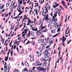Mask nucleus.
I'll use <instances>...</instances> for the list:
<instances>
[{
    "instance_id": "69168bd1",
    "label": "nucleus",
    "mask_w": 72,
    "mask_h": 72,
    "mask_svg": "<svg viewBox=\"0 0 72 72\" xmlns=\"http://www.w3.org/2000/svg\"><path fill=\"white\" fill-rule=\"evenodd\" d=\"M58 16H60V12H58Z\"/></svg>"
},
{
    "instance_id": "e2e57ef3",
    "label": "nucleus",
    "mask_w": 72,
    "mask_h": 72,
    "mask_svg": "<svg viewBox=\"0 0 72 72\" xmlns=\"http://www.w3.org/2000/svg\"><path fill=\"white\" fill-rule=\"evenodd\" d=\"M50 47V45L46 47V49H48V48H49V47Z\"/></svg>"
},
{
    "instance_id": "0eeeda50",
    "label": "nucleus",
    "mask_w": 72,
    "mask_h": 72,
    "mask_svg": "<svg viewBox=\"0 0 72 72\" xmlns=\"http://www.w3.org/2000/svg\"><path fill=\"white\" fill-rule=\"evenodd\" d=\"M44 41V39H39L38 40V42L39 43H41L43 42Z\"/></svg>"
},
{
    "instance_id": "9d476101",
    "label": "nucleus",
    "mask_w": 72,
    "mask_h": 72,
    "mask_svg": "<svg viewBox=\"0 0 72 72\" xmlns=\"http://www.w3.org/2000/svg\"><path fill=\"white\" fill-rule=\"evenodd\" d=\"M28 72V70L27 69V68H25L23 69L22 70V72Z\"/></svg>"
},
{
    "instance_id": "a19ab883",
    "label": "nucleus",
    "mask_w": 72,
    "mask_h": 72,
    "mask_svg": "<svg viewBox=\"0 0 72 72\" xmlns=\"http://www.w3.org/2000/svg\"><path fill=\"white\" fill-rule=\"evenodd\" d=\"M40 37L44 38V37H45L44 36V35H42L40 36Z\"/></svg>"
},
{
    "instance_id": "393cba45",
    "label": "nucleus",
    "mask_w": 72,
    "mask_h": 72,
    "mask_svg": "<svg viewBox=\"0 0 72 72\" xmlns=\"http://www.w3.org/2000/svg\"><path fill=\"white\" fill-rule=\"evenodd\" d=\"M45 60V59H44V58H42L41 59H40V61L41 62H43V61H44V60Z\"/></svg>"
},
{
    "instance_id": "bb28decb",
    "label": "nucleus",
    "mask_w": 72,
    "mask_h": 72,
    "mask_svg": "<svg viewBox=\"0 0 72 72\" xmlns=\"http://www.w3.org/2000/svg\"><path fill=\"white\" fill-rule=\"evenodd\" d=\"M4 5H2L1 6V7L0 8V9H3V8H4Z\"/></svg>"
},
{
    "instance_id": "13d9d810",
    "label": "nucleus",
    "mask_w": 72,
    "mask_h": 72,
    "mask_svg": "<svg viewBox=\"0 0 72 72\" xmlns=\"http://www.w3.org/2000/svg\"><path fill=\"white\" fill-rule=\"evenodd\" d=\"M36 10V12H35L36 14H38V12H37L38 10Z\"/></svg>"
},
{
    "instance_id": "3c124183",
    "label": "nucleus",
    "mask_w": 72,
    "mask_h": 72,
    "mask_svg": "<svg viewBox=\"0 0 72 72\" xmlns=\"http://www.w3.org/2000/svg\"><path fill=\"white\" fill-rule=\"evenodd\" d=\"M65 39V38H64V36L63 35V38H62V40H64Z\"/></svg>"
},
{
    "instance_id": "dca6fc26",
    "label": "nucleus",
    "mask_w": 72,
    "mask_h": 72,
    "mask_svg": "<svg viewBox=\"0 0 72 72\" xmlns=\"http://www.w3.org/2000/svg\"><path fill=\"white\" fill-rule=\"evenodd\" d=\"M42 53H41V52H40L39 54L37 55V57H40V56L42 55Z\"/></svg>"
},
{
    "instance_id": "338daca9",
    "label": "nucleus",
    "mask_w": 72,
    "mask_h": 72,
    "mask_svg": "<svg viewBox=\"0 0 72 72\" xmlns=\"http://www.w3.org/2000/svg\"><path fill=\"white\" fill-rule=\"evenodd\" d=\"M28 50L29 51H31V48H29Z\"/></svg>"
},
{
    "instance_id": "423d86ee",
    "label": "nucleus",
    "mask_w": 72,
    "mask_h": 72,
    "mask_svg": "<svg viewBox=\"0 0 72 72\" xmlns=\"http://www.w3.org/2000/svg\"><path fill=\"white\" fill-rule=\"evenodd\" d=\"M48 15H47L45 18V21H47V22L49 23V22H50L51 21L50 20L48 19Z\"/></svg>"
},
{
    "instance_id": "412c9836",
    "label": "nucleus",
    "mask_w": 72,
    "mask_h": 72,
    "mask_svg": "<svg viewBox=\"0 0 72 72\" xmlns=\"http://www.w3.org/2000/svg\"><path fill=\"white\" fill-rule=\"evenodd\" d=\"M53 36V35L51 33H50L48 37H51Z\"/></svg>"
},
{
    "instance_id": "49530a36",
    "label": "nucleus",
    "mask_w": 72,
    "mask_h": 72,
    "mask_svg": "<svg viewBox=\"0 0 72 72\" xmlns=\"http://www.w3.org/2000/svg\"><path fill=\"white\" fill-rule=\"evenodd\" d=\"M60 51L58 52V55H59V54H60Z\"/></svg>"
},
{
    "instance_id": "a878e982",
    "label": "nucleus",
    "mask_w": 72,
    "mask_h": 72,
    "mask_svg": "<svg viewBox=\"0 0 72 72\" xmlns=\"http://www.w3.org/2000/svg\"><path fill=\"white\" fill-rule=\"evenodd\" d=\"M55 30H51V32L52 33H54L55 32Z\"/></svg>"
},
{
    "instance_id": "e433bc0d",
    "label": "nucleus",
    "mask_w": 72,
    "mask_h": 72,
    "mask_svg": "<svg viewBox=\"0 0 72 72\" xmlns=\"http://www.w3.org/2000/svg\"><path fill=\"white\" fill-rule=\"evenodd\" d=\"M19 3H20V5H21V4H22V1H20V2Z\"/></svg>"
},
{
    "instance_id": "ddd939ff",
    "label": "nucleus",
    "mask_w": 72,
    "mask_h": 72,
    "mask_svg": "<svg viewBox=\"0 0 72 72\" xmlns=\"http://www.w3.org/2000/svg\"><path fill=\"white\" fill-rule=\"evenodd\" d=\"M24 63L25 65V66H26V67H28V66H29V64H28V63H27V61H26L24 62Z\"/></svg>"
},
{
    "instance_id": "9b49d317",
    "label": "nucleus",
    "mask_w": 72,
    "mask_h": 72,
    "mask_svg": "<svg viewBox=\"0 0 72 72\" xmlns=\"http://www.w3.org/2000/svg\"><path fill=\"white\" fill-rule=\"evenodd\" d=\"M50 42V39H49V38H48L46 39V43H49Z\"/></svg>"
},
{
    "instance_id": "09e8293b",
    "label": "nucleus",
    "mask_w": 72,
    "mask_h": 72,
    "mask_svg": "<svg viewBox=\"0 0 72 72\" xmlns=\"http://www.w3.org/2000/svg\"><path fill=\"white\" fill-rule=\"evenodd\" d=\"M16 49L17 51L18 52V53H19V49H18V48L17 47Z\"/></svg>"
},
{
    "instance_id": "4d7b16f0",
    "label": "nucleus",
    "mask_w": 72,
    "mask_h": 72,
    "mask_svg": "<svg viewBox=\"0 0 72 72\" xmlns=\"http://www.w3.org/2000/svg\"><path fill=\"white\" fill-rule=\"evenodd\" d=\"M10 49L9 50L8 54H9L10 53Z\"/></svg>"
},
{
    "instance_id": "0e129e2a",
    "label": "nucleus",
    "mask_w": 72,
    "mask_h": 72,
    "mask_svg": "<svg viewBox=\"0 0 72 72\" xmlns=\"http://www.w3.org/2000/svg\"><path fill=\"white\" fill-rule=\"evenodd\" d=\"M57 14L55 13L54 16H55V17H57Z\"/></svg>"
},
{
    "instance_id": "bf43d9fd",
    "label": "nucleus",
    "mask_w": 72,
    "mask_h": 72,
    "mask_svg": "<svg viewBox=\"0 0 72 72\" xmlns=\"http://www.w3.org/2000/svg\"><path fill=\"white\" fill-rule=\"evenodd\" d=\"M42 15H43V16H44V18L46 17V15H44V14H42Z\"/></svg>"
},
{
    "instance_id": "cd10ccee",
    "label": "nucleus",
    "mask_w": 72,
    "mask_h": 72,
    "mask_svg": "<svg viewBox=\"0 0 72 72\" xmlns=\"http://www.w3.org/2000/svg\"><path fill=\"white\" fill-rule=\"evenodd\" d=\"M14 27V25L13 26H11L10 28V30H14V28H13L12 29V28H13V27Z\"/></svg>"
},
{
    "instance_id": "f257e3e1",
    "label": "nucleus",
    "mask_w": 72,
    "mask_h": 72,
    "mask_svg": "<svg viewBox=\"0 0 72 72\" xmlns=\"http://www.w3.org/2000/svg\"><path fill=\"white\" fill-rule=\"evenodd\" d=\"M46 26L45 25L44 26H42V27H40V28H41L40 30L41 31H42L43 30V29H44V28H45V30H44L41 32H40L39 33H38L37 34L38 36H39L41 35V33H42V34H43V33H42V32H46V31H47V29H46Z\"/></svg>"
},
{
    "instance_id": "1a4fd4ad",
    "label": "nucleus",
    "mask_w": 72,
    "mask_h": 72,
    "mask_svg": "<svg viewBox=\"0 0 72 72\" xmlns=\"http://www.w3.org/2000/svg\"><path fill=\"white\" fill-rule=\"evenodd\" d=\"M19 6H20V4L18 6L17 10L19 12H21V8H19Z\"/></svg>"
},
{
    "instance_id": "2f4dec72",
    "label": "nucleus",
    "mask_w": 72,
    "mask_h": 72,
    "mask_svg": "<svg viewBox=\"0 0 72 72\" xmlns=\"http://www.w3.org/2000/svg\"><path fill=\"white\" fill-rule=\"evenodd\" d=\"M36 67H35V66H33L32 68V70L34 71V70L36 69Z\"/></svg>"
},
{
    "instance_id": "c9c22d12",
    "label": "nucleus",
    "mask_w": 72,
    "mask_h": 72,
    "mask_svg": "<svg viewBox=\"0 0 72 72\" xmlns=\"http://www.w3.org/2000/svg\"><path fill=\"white\" fill-rule=\"evenodd\" d=\"M53 42V40H52L51 41H50V44H52Z\"/></svg>"
},
{
    "instance_id": "de8ad7c7",
    "label": "nucleus",
    "mask_w": 72,
    "mask_h": 72,
    "mask_svg": "<svg viewBox=\"0 0 72 72\" xmlns=\"http://www.w3.org/2000/svg\"><path fill=\"white\" fill-rule=\"evenodd\" d=\"M16 48V45H14V49H15Z\"/></svg>"
},
{
    "instance_id": "f8f14e48",
    "label": "nucleus",
    "mask_w": 72,
    "mask_h": 72,
    "mask_svg": "<svg viewBox=\"0 0 72 72\" xmlns=\"http://www.w3.org/2000/svg\"><path fill=\"white\" fill-rule=\"evenodd\" d=\"M30 61L31 62H33L34 61V57L33 56L32 57L30 58Z\"/></svg>"
},
{
    "instance_id": "603ef678",
    "label": "nucleus",
    "mask_w": 72,
    "mask_h": 72,
    "mask_svg": "<svg viewBox=\"0 0 72 72\" xmlns=\"http://www.w3.org/2000/svg\"><path fill=\"white\" fill-rule=\"evenodd\" d=\"M58 6L59 4H55V6H56V7H57V6Z\"/></svg>"
},
{
    "instance_id": "f03ea898",
    "label": "nucleus",
    "mask_w": 72,
    "mask_h": 72,
    "mask_svg": "<svg viewBox=\"0 0 72 72\" xmlns=\"http://www.w3.org/2000/svg\"><path fill=\"white\" fill-rule=\"evenodd\" d=\"M48 50L45 51L43 52V54L44 55V58H48L49 57L50 55V54L49 53V52L48 51Z\"/></svg>"
},
{
    "instance_id": "7c9ffc66",
    "label": "nucleus",
    "mask_w": 72,
    "mask_h": 72,
    "mask_svg": "<svg viewBox=\"0 0 72 72\" xmlns=\"http://www.w3.org/2000/svg\"><path fill=\"white\" fill-rule=\"evenodd\" d=\"M60 27H59L57 29V32H60Z\"/></svg>"
},
{
    "instance_id": "4be33fe9",
    "label": "nucleus",
    "mask_w": 72,
    "mask_h": 72,
    "mask_svg": "<svg viewBox=\"0 0 72 72\" xmlns=\"http://www.w3.org/2000/svg\"><path fill=\"white\" fill-rule=\"evenodd\" d=\"M59 34H60V33H57L55 35H54L53 37H56V36H58V35H59Z\"/></svg>"
},
{
    "instance_id": "473e14b6",
    "label": "nucleus",
    "mask_w": 72,
    "mask_h": 72,
    "mask_svg": "<svg viewBox=\"0 0 72 72\" xmlns=\"http://www.w3.org/2000/svg\"><path fill=\"white\" fill-rule=\"evenodd\" d=\"M36 62H37V63H40V60H39V59L37 60L36 61Z\"/></svg>"
},
{
    "instance_id": "a18cd8bd",
    "label": "nucleus",
    "mask_w": 72,
    "mask_h": 72,
    "mask_svg": "<svg viewBox=\"0 0 72 72\" xmlns=\"http://www.w3.org/2000/svg\"><path fill=\"white\" fill-rule=\"evenodd\" d=\"M10 64H8V69H9V68H10Z\"/></svg>"
},
{
    "instance_id": "c03bdc74",
    "label": "nucleus",
    "mask_w": 72,
    "mask_h": 72,
    "mask_svg": "<svg viewBox=\"0 0 72 72\" xmlns=\"http://www.w3.org/2000/svg\"><path fill=\"white\" fill-rule=\"evenodd\" d=\"M8 59V58H7V57H5V58L4 60H5V61H6V62Z\"/></svg>"
},
{
    "instance_id": "c756f323",
    "label": "nucleus",
    "mask_w": 72,
    "mask_h": 72,
    "mask_svg": "<svg viewBox=\"0 0 72 72\" xmlns=\"http://www.w3.org/2000/svg\"><path fill=\"white\" fill-rule=\"evenodd\" d=\"M24 31H25V33L27 34V29H26L24 30Z\"/></svg>"
},
{
    "instance_id": "ea45409f",
    "label": "nucleus",
    "mask_w": 72,
    "mask_h": 72,
    "mask_svg": "<svg viewBox=\"0 0 72 72\" xmlns=\"http://www.w3.org/2000/svg\"><path fill=\"white\" fill-rule=\"evenodd\" d=\"M31 10L30 11V13H29V14H30L31 12H32V9H33V8L32 7V8H31Z\"/></svg>"
},
{
    "instance_id": "774afa93",
    "label": "nucleus",
    "mask_w": 72,
    "mask_h": 72,
    "mask_svg": "<svg viewBox=\"0 0 72 72\" xmlns=\"http://www.w3.org/2000/svg\"><path fill=\"white\" fill-rule=\"evenodd\" d=\"M30 72H32L33 71V70H32L31 69H30Z\"/></svg>"
},
{
    "instance_id": "20e7f679",
    "label": "nucleus",
    "mask_w": 72,
    "mask_h": 72,
    "mask_svg": "<svg viewBox=\"0 0 72 72\" xmlns=\"http://www.w3.org/2000/svg\"><path fill=\"white\" fill-rule=\"evenodd\" d=\"M40 63H39L38 62H36L35 63H33L32 64L33 66H34L35 67H36L37 66H40L42 65V63L40 64Z\"/></svg>"
},
{
    "instance_id": "a211bd4d",
    "label": "nucleus",
    "mask_w": 72,
    "mask_h": 72,
    "mask_svg": "<svg viewBox=\"0 0 72 72\" xmlns=\"http://www.w3.org/2000/svg\"><path fill=\"white\" fill-rule=\"evenodd\" d=\"M10 4V3L9 2H7L6 3V7H9V4Z\"/></svg>"
},
{
    "instance_id": "052dcab7",
    "label": "nucleus",
    "mask_w": 72,
    "mask_h": 72,
    "mask_svg": "<svg viewBox=\"0 0 72 72\" xmlns=\"http://www.w3.org/2000/svg\"><path fill=\"white\" fill-rule=\"evenodd\" d=\"M17 41H16V42L14 43V45H15V44H17Z\"/></svg>"
},
{
    "instance_id": "5701e85b",
    "label": "nucleus",
    "mask_w": 72,
    "mask_h": 72,
    "mask_svg": "<svg viewBox=\"0 0 72 72\" xmlns=\"http://www.w3.org/2000/svg\"><path fill=\"white\" fill-rule=\"evenodd\" d=\"M27 40L28 39H25L24 41V42H23L24 44H25V42H27Z\"/></svg>"
},
{
    "instance_id": "f3484780",
    "label": "nucleus",
    "mask_w": 72,
    "mask_h": 72,
    "mask_svg": "<svg viewBox=\"0 0 72 72\" xmlns=\"http://www.w3.org/2000/svg\"><path fill=\"white\" fill-rule=\"evenodd\" d=\"M61 3L63 6L66 5V3H65V2H64V1H62Z\"/></svg>"
},
{
    "instance_id": "680f3d73",
    "label": "nucleus",
    "mask_w": 72,
    "mask_h": 72,
    "mask_svg": "<svg viewBox=\"0 0 72 72\" xmlns=\"http://www.w3.org/2000/svg\"><path fill=\"white\" fill-rule=\"evenodd\" d=\"M49 6V7H48V10H49V9H50V6L49 5H48V6Z\"/></svg>"
},
{
    "instance_id": "aec40b11",
    "label": "nucleus",
    "mask_w": 72,
    "mask_h": 72,
    "mask_svg": "<svg viewBox=\"0 0 72 72\" xmlns=\"http://www.w3.org/2000/svg\"><path fill=\"white\" fill-rule=\"evenodd\" d=\"M32 30L34 31H37V28H35L34 29H32Z\"/></svg>"
},
{
    "instance_id": "72a5a7b5",
    "label": "nucleus",
    "mask_w": 72,
    "mask_h": 72,
    "mask_svg": "<svg viewBox=\"0 0 72 72\" xmlns=\"http://www.w3.org/2000/svg\"><path fill=\"white\" fill-rule=\"evenodd\" d=\"M13 5H12V4L11 5L10 7V9H11L13 8Z\"/></svg>"
},
{
    "instance_id": "4c0bfd02",
    "label": "nucleus",
    "mask_w": 72,
    "mask_h": 72,
    "mask_svg": "<svg viewBox=\"0 0 72 72\" xmlns=\"http://www.w3.org/2000/svg\"><path fill=\"white\" fill-rule=\"evenodd\" d=\"M59 7H60V9H62L63 10H64V9L62 7V6H60Z\"/></svg>"
},
{
    "instance_id": "37998d69",
    "label": "nucleus",
    "mask_w": 72,
    "mask_h": 72,
    "mask_svg": "<svg viewBox=\"0 0 72 72\" xmlns=\"http://www.w3.org/2000/svg\"><path fill=\"white\" fill-rule=\"evenodd\" d=\"M9 53H7V57H5V58H8H8H9Z\"/></svg>"
},
{
    "instance_id": "c85d7f7f",
    "label": "nucleus",
    "mask_w": 72,
    "mask_h": 72,
    "mask_svg": "<svg viewBox=\"0 0 72 72\" xmlns=\"http://www.w3.org/2000/svg\"><path fill=\"white\" fill-rule=\"evenodd\" d=\"M23 53H24V50H23V49H22L21 52V54H23Z\"/></svg>"
},
{
    "instance_id": "864d4df0",
    "label": "nucleus",
    "mask_w": 72,
    "mask_h": 72,
    "mask_svg": "<svg viewBox=\"0 0 72 72\" xmlns=\"http://www.w3.org/2000/svg\"><path fill=\"white\" fill-rule=\"evenodd\" d=\"M9 14H7L5 16V17H8V16Z\"/></svg>"
},
{
    "instance_id": "8fccbe9b",
    "label": "nucleus",
    "mask_w": 72,
    "mask_h": 72,
    "mask_svg": "<svg viewBox=\"0 0 72 72\" xmlns=\"http://www.w3.org/2000/svg\"><path fill=\"white\" fill-rule=\"evenodd\" d=\"M46 13H48V9H47V7L46 8Z\"/></svg>"
},
{
    "instance_id": "6e6d98bb",
    "label": "nucleus",
    "mask_w": 72,
    "mask_h": 72,
    "mask_svg": "<svg viewBox=\"0 0 72 72\" xmlns=\"http://www.w3.org/2000/svg\"><path fill=\"white\" fill-rule=\"evenodd\" d=\"M17 69H15V70H14L13 72H16V71H17Z\"/></svg>"
},
{
    "instance_id": "6e6552de",
    "label": "nucleus",
    "mask_w": 72,
    "mask_h": 72,
    "mask_svg": "<svg viewBox=\"0 0 72 72\" xmlns=\"http://www.w3.org/2000/svg\"><path fill=\"white\" fill-rule=\"evenodd\" d=\"M46 62V60L44 61V62L43 63L42 65V67H46V65H47V62Z\"/></svg>"
},
{
    "instance_id": "4468645a",
    "label": "nucleus",
    "mask_w": 72,
    "mask_h": 72,
    "mask_svg": "<svg viewBox=\"0 0 72 72\" xmlns=\"http://www.w3.org/2000/svg\"><path fill=\"white\" fill-rule=\"evenodd\" d=\"M30 23H31V20H28V23L27 24V26H28V25L29 26L30 25Z\"/></svg>"
},
{
    "instance_id": "79ce46f5",
    "label": "nucleus",
    "mask_w": 72,
    "mask_h": 72,
    "mask_svg": "<svg viewBox=\"0 0 72 72\" xmlns=\"http://www.w3.org/2000/svg\"><path fill=\"white\" fill-rule=\"evenodd\" d=\"M60 25H58L57 26V28L58 27H60V26H61L62 24H61V23H60Z\"/></svg>"
},
{
    "instance_id": "b1692460",
    "label": "nucleus",
    "mask_w": 72,
    "mask_h": 72,
    "mask_svg": "<svg viewBox=\"0 0 72 72\" xmlns=\"http://www.w3.org/2000/svg\"><path fill=\"white\" fill-rule=\"evenodd\" d=\"M10 53L11 54V55L12 57L13 56V51H10Z\"/></svg>"
},
{
    "instance_id": "39448f33",
    "label": "nucleus",
    "mask_w": 72,
    "mask_h": 72,
    "mask_svg": "<svg viewBox=\"0 0 72 72\" xmlns=\"http://www.w3.org/2000/svg\"><path fill=\"white\" fill-rule=\"evenodd\" d=\"M30 43H32V44L33 45V46H35V42L34 41L30 42L28 40H27V42L26 43V45H28V44H30Z\"/></svg>"
},
{
    "instance_id": "5fc2aeb1",
    "label": "nucleus",
    "mask_w": 72,
    "mask_h": 72,
    "mask_svg": "<svg viewBox=\"0 0 72 72\" xmlns=\"http://www.w3.org/2000/svg\"><path fill=\"white\" fill-rule=\"evenodd\" d=\"M45 48V46H42V49H44V48Z\"/></svg>"
},
{
    "instance_id": "7ed1b4c3",
    "label": "nucleus",
    "mask_w": 72,
    "mask_h": 72,
    "mask_svg": "<svg viewBox=\"0 0 72 72\" xmlns=\"http://www.w3.org/2000/svg\"><path fill=\"white\" fill-rule=\"evenodd\" d=\"M37 69H38L37 71L38 72H39L40 71H42L43 72H46V69L41 66H39L37 68Z\"/></svg>"
},
{
    "instance_id": "58836bf2",
    "label": "nucleus",
    "mask_w": 72,
    "mask_h": 72,
    "mask_svg": "<svg viewBox=\"0 0 72 72\" xmlns=\"http://www.w3.org/2000/svg\"><path fill=\"white\" fill-rule=\"evenodd\" d=\"M64 6L65 7V8H66V9H67V6H66V4H65V5H64Z\"/></svg>"
},
{
    "instance_id": "2eb2a0df",
    "label": "nucleus",
    "mask_w": 72,
    "mask_h": 72,
    "mask_svg": "<svg viewBox=\"0 0 72 72\" xmlns=\"http://www.w3.org/2000/svg\"><path fill=\"white\" fill-rule=\"evenodd\" d=\"M31 36V33H30V30H29L28 33L27 37H28V36Z\"/></svg>"
},
{
    "instance_id": "f704fd0d",
    "label": "nucleus",
    "mask_w": 72,
    "mask_h": 72,
    "mask_svg": "<svg viewBox=\"0 0 72 72\" xmlns=\"http://www.w3.org/2000/svg\"><path fill=\"white\" fill-rule=\"evenodd\" d=\"M66 40V38H65L64 40H62V43H63L64 42V41H65Z\"/></svg>"
},
{
    "instance_id": "6ab92c4d",
    "label": "nucleus",
    "mask_w": 72,
    "mask_h": 72,
    "mask_svg": "<svg viewBox=\"0 0 72 72\" xmlns=\"http://www.w3.org/2000/svg\"><path fill=\"white\" fill-rule=\"evenodd\" d=\"M31 35H32V36H35L34 33L32 32H31Z\"/></svg>"
}]
</instances>
